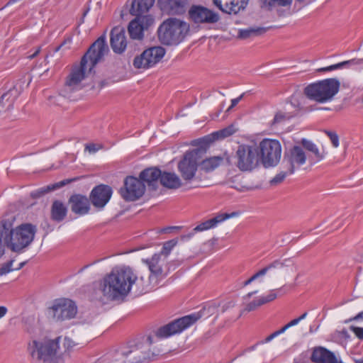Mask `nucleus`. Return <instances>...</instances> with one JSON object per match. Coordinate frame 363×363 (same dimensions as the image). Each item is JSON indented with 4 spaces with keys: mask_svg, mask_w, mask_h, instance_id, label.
I'll list each match as a JSON object with an SVG mask.
<instances>
[{
    "mask_svg": "<svg viewBox=\"0 0 363 363\" xmlns=\"http://www.w3.org/2000/svg\"><path fill=\"white\" fill-rule=\"evenodd\" d=\"M108 51L105 37H99L82 57L80 64L72 68L65 82V90L69 92L75 90L85 78L87 69L91 72Z\"/></svg>",
    "mask_w": 363,
    "mask_h": 363,
    "instance_id": "nucleus-1",
    "label": "nucleus"
},
{
    "mask_svg": "<svg viewBox=\"0 0 363 363\" xmlns=\"http://www.w3.org/2000/svg\"><path fill=\"white\" fill-rule=\"evenodd\" d=\"M155 342L152 335L142 336L129 342L116 351L111 363H145L159 356V350H151Z\"/></svg>",
    "mask_w": 363,
    "mask_h": 363,
    "instance_id": "nucleus-2",
    "label": "nucleus"
},
{
    "mask_svg": "<svg viewBox=\"0 0 363 363\" xmlns=\"http://www.w3.org/2000/svg\"><path fill=\"white\" fill-rule=\"evenodd\" d=\"M135 279L136 274L131 268H116L103 279L101 290L107 298L119 300L130 293Z\"/></svg>",
    "mask_w": 363,
    "mask_h": 363,
    "instance_id": "nucleus-3",
    "label": "nucleus"
},
{
    "mask_svg": "<svg viewBox=\"0 0 363 363\" xmlns=\"http://www.w3.org/2000/svg\"><path fill=\"white\" fill-rule=\"evenodd\" d=\"M14 218L2 219L1 225L8 237L9 242V249L16 253L20 254L33 242L37 228L31 223H22L14 228Z\"/></svg>",
    "mask_w": 363,
    "mask_h": 363,
    "instance_id": "nucleus-4",
    "label": "nucleus"
},
{
    "mask_svg": "<svg viewBox=\"0 0 363 363\" xmlns=\"http://www.w3.org/2000/svg\"><path fill=\"white\" fill-rule=\"evenodd\" d=\"M62 337L55 339L33 340L28 345V352L33 359L43 363H64L60 354V341Z\"/></svg>",
    "mask_w": 363,
    "mask_h": 363,
    "instance_id": "nucleus-5",
    "label": "nucleus"
},
{
    "mask_svg": "<svg viewBox=\"0 0 363 363\" xmlns=\"http://www.w3.org/2000/svg\"><path fill=\"white\" fill-rule=\"evenodd\" d=\"M189 31V25L176 18L164 21L157 29L160 42L166 45H176L185 38Z\"/></svg>",
    "mask_w": 363,
    "mask_h": 363,
    "instance_id": "nucleus-6",
    "label": "nucleus"
},
{
    "mask_svg": "<svg viewBox=\"0 0 363 363\" xmlns=\"http://www.w3.org/2000/svg\"><path fill=\"white\" fill-rule=\"evenodd\" d=\"M340 82L336 78H328L308 84L303 94L308 99L323 104L332 101L338 93Z\"/></svg>",
    "mask_w": 363,
    "mask_h": 363,
    "instance_id": "nucleus-7",
    "label": "nucleus"
},
{
    "mask_svg": "<svg viewBox=\"0 0 363 363\" xmlns=\"http://www.w3.org/2000/svg\"><path fill=\"white\" fill-rule=\"evenodd\" d=\"M206 151V148L201 147L185 152L178 163V170L184 180L189 182L194 179L201 155Z\"/></svg>",
    "mask_w": 363,
    "mask_h": 363,
    "instance_id": "nucleus-8",
    "label": "nucleus"
},
{
    "mask_svg": "<svg viewBox=\"0 0 363 363\" xmlns=\"http://www.w3.org/2000/svg\"><path fill=\"white\" fill-rule=\"evenodd\" d=\"M261 161L264 167L276 166L281 155V146L277 140L264 139L259 145Z\"/></svg>",
    "mask_w": 363,
    "mask_h": 363,
    "instance_id": "nucleus-9",
    "label": "nucleus"
},
{
    "mask_svg": "<svg viewBox=\"0 0 363 363\" xmlns=\"http://www.w3.org/2000/svg\"><path fill=\"white\" fill-rule=\"evenodd\" d=\"M233 162L241 171H252L259 163L258 150L250 145H240L236 151Z\"/></svg>",
    "mask_w": 363,
    "mask_h": 363,
    "instance_id": "nucleus-10",
    "label": "nucleus"
},
{
    "mask_svg": "<svg viewBox=\"0 0 363 363\" xmlns=\"http://www.w3.org/2000/svg\"><path fill=\"white\" fill-rule=\"evenodd\" d=\"M197 319H174L153 330V339H166L183 332L196 323Z\"/></svg>",
    "mask_w": 363,
    "mask_h": 363,
    "instance_id": "nucleus-11",
    "label": "nucleus"
},
{
    "mask_svg": "<svg viewBox=\"0 0 363 363\" xmlns=\"http://www.w3.org/2000/svg\"><path fill=\"white\" fill-rule=\"evenodd\" d=\"M189 19L197 25H211L220 20L218 13L201 5H192L189 10Z\"/></svg>",
    "mask_w": 363,
    "mask_h": 363,
    "instance_id": "nucleus-12",
    "label": "nucleus"
},
{
    "mask_svg": "<svg viewBox=\"0 0 363 363\" xmlns=\"http://www.w3.org/2000/svg\"><path fill=\"white\" fill-rule=\"evenodd\" d=\"M144 183L135 177L128 176L124 180L123 186L120 189L121 197L126 201H134L140 199L145 193Z\"/></svg>",
    "mask_w": 363,
    "mask_h": 363,
    "instance_id": "nucleus-13",
    "label": "nucleus"
},
{
    "mask_svg": "<svg viewBox=\"0 0 363 363\" xmlns=\"http://www.w3.org/2000/svg\"><path fill=\"white\" fill-rule=\"evenodd\" d=\"M143 262L148 267L153 283L156 279L161 282L169 274L167 260L160 254H155L151 258L143 259Z\"/></svg>",
    "mask_w": 363,
    "mask_h": 363,
    "instance_id": "nucleus-14",
    "label": "nucleus"
},
{
    "mask_svg": "<svg viewBox=\"0 0 363 363\" xmlns=\"http://www.w3.org/2000/svg\"><path fill=\"white\" fill-rule=\"evenodd\" d=\"M306 159L303 147L294 145L284 152L281 166L289 168V172H294L296 169L306 163Z\"/></svg>",
    "mask_w": 363,
    "mask_h": 363,
    "instance_id": "nucleus-15",
    "label": "nucleus"
},
{
    "mask_svg": "<svg viewBox=\"0 0 363 363\" xmlns=\"http://www.w3.org/2000/svg\"><path fill=\"white\" fill-rule=\"evenodd\" d=\"M49 309L57 318H74L77 312L75 303L65 298L55 299Z\"/></svg>",
    "mask_w": 363,
    "mask_h": 363,
    "instance_id": "nucleus-16",
    "label": "nucleus"
},
{
    "mask_svg": "<svg viewBox=\"0 0 363 363\" xmlns=\"http://www.w3.org/2000/svg\"><path fill=\"white\" fill-rule=\"evenodd\" d=\"M112 193L111 186L105 184L98 185L92 189L90 201L95 207L102 208L110 200Z\"/></svg>",
    "mask_w": 363,
    "mask_h": 363,
    "instance_id": "nucleus-17",
    "label": "nucleus"
},
{
    "mask_svg": "<svg viewBox=\"0 0 363 363\" xmlns=\"http://www.w3.org/2000/svg\"><path fill=\"white\" fill-rule=\"evenodd\" d=\"M249 0H213V4L222 12L237 14L245 9Z\"/></svg>",
    "mask_w": 363,
    "mask_h": 363,
    "instance_id": "nucleus-18",
    "label": "nucleus"
},
{
    "mask_svg": "<svg viewBox=\"0 0 363 363\" xmlns=\"http://www.w3.org/2000/svg\"><path fill=\"white\" fill-rule=\"evenodd\" d=\"M111 46L114 52H123L127 46L125 30L121 26L114 27L111 31Z\"/></svg>",
    "mask_w": 363,
    "mask_h": 363,
    "instance_id": "nucleus-19",
    "label": "nucleus"
},
{
    "mask_svg": "<svg viewBox=\"0 0 363 363\" xmlns=\"http://www.w3.org/2000/svg\"><path fill=\"white\" fill-rule=\"evenodd\" d=\"M90 199L81 194H74L69 199V204L73 213L79 216L87 214L90 210Z\"/></svg>",
    "mask_w": 363,
    "mask_h": 363,
    "instance_id": "nucleus-20",
    "label": "nucleus"
},
{
    "mask_svg": "<svg viewBox=\"0 0 363 363\" xmlns=\"http://www.w3.org/2000/svg\"><path fill=\"white\" fill-rule=\"evenodd\" d=\"M200 163L201 169L206 172H211L221 164L232 165V158L226 153L220 156H214L203 160Z\"/></svg>",
    "mask_w": 363,
    "mask_h": 363,
    "instance_id": "nucleus-21",
    "label": "nucleus"
},
{
    "mask_svg": "<svg viewBox=\"0 0 363 363\" xmlns=\"http://www.w3.org/2000/svg\"><path fill=\"white\" fill-rule=\"evenodd\" d=\"M293 261L290 259H285L283 260L276 259L262 268V269H266V274L269 273L272 276H276L284 273L289 269H293Z\"/></svg>",
    "mask_w": 363,
    "mask_h": 363,
    "instance_id": "nucleus-22",
    "label": "nucleus"
},
{
    "mask_svg": "<svg viewBox=\"0 0 363 363\" xmlns=\"http://www.w3.org/2000/svg\"><path fill=\"white\" fill-rule=\"evenodd\" d=\"M162 172L157 167L147 168L142 171L140 174V179L152 189L155 190L157 186L158 180H160Z\"/></svg>",
    "mask_w": 363,
    "mask_h": 363,
    "instance_id": "nucleus-23",
    "label": "nucleus"
},
{
    "mask_svg": "<svg viewBox=\"0 0 363 363\" xmlns=\"http://www.w3.org/2000/svg\"><path fill=\"white\" fill-rule=\"evenodd\" d=\"M277 297L274 290H272L268 294L256 298L252 301L247 303L241 313V315H245L246 311L250 312L258 309L260 306L272 302Z\"/></svg>",
    "mask_w": 363,
    "mask_h": 363,
    "instance_id": "nucleus-24",
    "label": "nucleus"
},
{
    "mask_svg": "<svg viewBox=\"0 0 363 363\" xmlns=\"http://www.w3.org/2000/svg\"><path fill=\"white\" fill-rule=\"evenodd\" d=\"M311 360L315 363H340L333 352L323 347H318L313 350Z\"/></svg>",
    "mask_w": 363,
    "mask_h": 363,
    "instance_id": "nucleus-25",
    "label": "nucleus"
},
{
    "mask_svg": "<svg viewBox=\"0 0 363 363\" xmlns=\"http://www.w3.org/2000/svg\"><path fill=\"white\" fill-rule=\"evenodd\" d=\"M236 213H220L218 214L214 218L207 220L199 225H198L196 227L194 228V230L196 232H200L206 230L208 229H211L212 228L216 227L218 223L224 221L225 220L230 218L231 217H233L235 216Z\"/></svg>",
    "mask_w": 363,
    "mask_h": 363,
    "instance_id": "nucleus-26",
    "label": "nucleus"
},
{
    "mask_svg": "<svg viewBox=\"0 0 363 363\" xmlns=\"http://www.w3.org/2000/svg\"><path fill=\"white\" fill-rule=\"evenodd\" d=\"M160 283L156 279L155 282L152 281V276L149 275L147 279L145 280L143 277L139 279L136 276V279L134 281L133 286L135 288V291L138 294H143L151 291L156 288Z\"/></svg>",
    "mask_w": 363,
    "mask_h": 363,
    "instance_id": "nucleus-27",
    "label": "nucleus"
},
{
    "mask_svg": "<svg viewBox=\"0 0 363 363\" xmlns=\"http://www.w3.org/2000/svg\"><path fill=\"white\" fill-rule=\"evenodd\" d=\"M220 311L218 305L216 303H211L204 306L197 313L186 315L181 318H210L211 316L216 318L220 315Z\"/></svg>",
    "mask_w": 363,
    "mask_h": 363,
    "instance_id": "nucleus-28",
    "label": "nucleus"
},
{
    "mask_svg": "<svg viewBox=\"0 0 363 363\" xmlns=\"http://www.w3.org/2000/svg\"><path fill=\"white\" fill-rule=\"evenodd\" d=\"M160 182L164 187L169 189H177L182 185L179 177L173 172H162Z\"/></svg>",
    "mask_w": 363,
    "mask_h": 363,
    "instance_id": "nucleus-29",
    "label": "nucleus"
},
{
    "mask_svg": "<svg viewBox=\"0 0 363 363\" xmlns=\"http://www.w3.org/2000/svg\"><path fill=\"white\" fill-rule=\"evenodd\" d=\"M155 0H133L130 13L133 16H140L148 12L153 6Z\"/></svg>",
    "mask_w": 363,
    "mask_h": 363,
    "instance_id": "nucleus-30",
    "label": "nucleus"
},
{
    "mask_svg": "<svg viewBox=\"0 0 363 363\" xmlns=\"http://www.w3.org/2000/svg\"><path fill=\"white\" fill-rule=\"evenodd\" d=\"M17 98V90L13 88L9 89L0 97V113L11 109Z\"/></svg>",
    "mask_w": 363,
    "mask_h": 363,
    "instance_id": "nucleus-31",
    "label": "nucleus"
},
{
    "mask_svg": "<svg viewBox=\"0 0 363 363\" xmlns=\"http://www.w3.org/2000/svg\"><path fill=\"white\" fill-rule=\"evenodd\" d=\"M301 143L303 150H308L313 155V157L308 156L311 164L319 162L323 159V154L319 151L318 148L313 143L306 139H302Z\"/></svg>",
    "mask_w": 363,
    "mask_h": 363,
    "instance_id": "nucleus-32",
    "label": "nucleus"
},
{
    "mask_svg": "<svg viewBox=\"0 0 363 363\" xmlns=\"http://www.w3.org/2000/svg\"><path fill=\"white\" fill-rule=\"evenodd\" d=\"M67 209L65 204L60 201H53L51 206V218L57 222H60L67 216Z\"/></svg>",
    "mask_w": 363,
    "mask_h": 363,
    "instance_id": "nucleus-33",
    "label": "nucleus"
},
{
    "mask_svg": "<svg viewBox=\"0 0 363 363\" xmlns=\"http://www.w3.org/2000/svg\"><path fill=\"white\" fill-rule=\"evenodd\" d=\"M235 132L233 125H230L225 128H223L219 131L215 132L211 135H207L202 139L205 145H208L216 140L219 138H225L232 135Z\"/></svg>",
    "mask_w": 363,
    "mask_h": 363,
    "instance_id": "nucleus-34",
    "label": "nucleus"
},
{
    "mask_svg": "<svg viewBox=\"0 0 363 363\" xmlns=\"http://www.w3.org/2000/svg\"><path fill=\"white\" fill-rule=\"evenodd\" d=\"M148 60H151L150 67H154L164 57L165 49L161 46L151 47L145 50Z\"/></svg>",
    "mask_w": 363,
    "mask_h": 363,
    "instance_id": "nucleus-35",
    "label": "nucleus"
},
{
    "mask_svg": "<svg viewBox=\"0 0 363 363\" xmlns=\"http://www.w3.org/2000/svg\"><path fill=\"white\" fill-rule=\"evenodd\" d=\"M72 180H63L60 182L55 183L54 184H50V185L40 188V189L31 192L30 196L33 199L40 198L41 196H44L45 194L65 186V184L69 183Z\"/></svg>",
    "mask_w": 363,
    "mask_h": 363,
    "instance_id": "nucleus-36",
    "label": "nucleus"
},
{
    "mask_svg": "<svg viewBox=\"0 0 363 363\" xmlns=\"http://www.w3.org/2000/svg\"><path fill=\"white\" fill-rule=\"evenodd\" d=\"M62 350L60 348V354H62L63 360L65 361V357L69 356L70 353L74 352L79 347V343L73 340L68 336H65L62 340Z\"/></svg>",
    "mask_w": 363,
    "mask_h": 363,
    "instance_id": "nucleus-37",
    "label": "nucleus"
},
{
    "mask_svg": "<svg viewBox=\"0 0 363 363\" xmlns=\"http://www.w3.org/2000/svg\"><path fill=\"white\" fill-rule=\"evenodd\" d=\"M262 9L272 11L275 7L290 6L292 0H259Z\"/></svg>",
    "mask_w": 363,
    "mask_h": 363,
    "instance_id": "nucleus-38",
    "label": "nucleus"
},
{
    "mask_svg": "<svg viewBox=\"0 0 363 363\" xmlns=\"http://www.w3.org/2000/svg\"><path fill=\"white\" fill-rule=\"evenodd\" d=\"M267 28L263 27H250L246 29L239 30L238 38L241 39H247L252 37L258 36L264 34Z\"/></svg>",
    "mask_w": 363,
    "mask_h": 363,
    "instance_id": "nucleus-39",
    "label": "nucleus"
},
{
    "mask_svg": "<svg viewBox=\"0 0 363 363\" xmlns=\"http://www.w3.org/2000/svg\"><path fill=\"white\" fill-rule=\"evenodd\" d=\"M128 33L132 39L141 40L143 38V26L135 19L131 21L128 27Z\"/></svg>",
    "mask_w": 363,
    "mask_h": 363,
    "instance_id": "nucleus-40",
    "label": "nucleus"
},
{
    "mask_svg": "<svg viewBox=\"0 0 363 363\" xmlns=\"http://www.w3.org/2000/svg\"><path fill=\"white\" fill-rule=\"evenodd\" d=\"M151 60H148L145 50L133 60V66L136 69H149L150 68Z\"/></svg>",
    "mask_w": 363,
    "mask_h": 363,
    "instance_id": "nucleus-41",
    "label": "nucleus"
},
{
    "mask_svg": "<svg viewBox=\"0 0 363 363\" xmlns=\"http://www.w3.org/2000/svg\"><path fill=\"white\" fill-rule=\"evenodd\" d=\"M291 118L292 115L289 113L278 111L276 112L274 119L271 121L270 126L272 128H275Z\"/></svg>",
    "mask_w": 363,
    "mask_h": 363,
    "instance_id": "nucleus-42",
    "label": "nucleus"
},
{
    "mask_svg": "<svg viewBox=\"0 0 363 363\" xmlns=\"http://www.w3.org/2000/svg\"><path fill=\"white\" fill-rule=\"evenodd\" d=\"M165 7L169 9L172 12H179L184 5V0H160Z\"/></svg>",
    "mask_w": 363,
    "mask_h": 363,
    "instance_id": "nucleus-43",
    "label": "nucleus"
},
{
    "mask_svg": "<svg viewBox=\"0 0 363 363\" xmlns=\"http://www.w3.org/2000/svg\"><path fill=\"white\" fill-rule=\"evenodd\" d=\"M281 167H282V170L270 180L271 185H272V186L278 185V184H281V182H283L284 180L285 179V178L288 175H291V174H294V172H289V169L286 167H284V166H281Z\"/></svg>",
    "mask_w": 363,
    "mask_h": 363,
    "instance_id": "nucleus-44",
    "label": "nucleus"
},
{
    "mask_svg": "<svg viewBox=\"0 0 363 363\" xmlns=\"http://www.w3.org/2000/svg\"><path fill=\"white\" fill-rule=\"evenodd\" d=\"M22 325L28 333H34L38 328L39 320L23 319L22 321Z\"/></svg>",
    "mask_w": 363,
    "mask_h": 363,
    "instance_id": "nucleus-45",
    "label": "nucleus"
},
{
    "mask_svg": "<svg viewBox=\"0 0 363 363\" xmlns=\"http://www.w3.org/2000/svg\"><path fill=\"white\" fill-rule=\"evenodd\" d=\"M135 18L136 21H138L140 25L143 26V29H147L149 26L153 24L154 18L152 16L149 14H140V16H135Z\"/></svg>",
    "mask_w": 363,
    "mask_h": 363,
    "instance_id": "nucleus-46",
    "label": "nucleus"
},
{
    "mask_svg": "<svg viewBox=\"0 0 363 363\" xmlns=\"http://www.w3.org/2000/svg\"><path fill=\"white\" fill-rule=\"evenodd\" d=\"M300 320L301 319H293L290 323L285 325L280 330H277L274 333H273L272 334H271L270 335L267 336L265 339V342H268L271 341L274 337H275L277 335H279V334L284 333L288 328H289L291 326L296 325Z\"/></svg>",
    "mask_w": 363,
    "mask_h": 363,
    "instance_id": "nucleus-47",
    "label": "nucleus"
},
{
    "mask_svg": "<svg viewBox=\"0 0 363 363\" xmlns=\"http://www.w3.org/2000/svg\"><path fill=\"white\" fill-rule=\"evenodd\" d=\"M177 244V240L175 239L165 242L163 244V247H162L161 252L159 254L161 255L162 257V255H164L166 257L170 253L171 250L173 249V247Z\"/></svg>",
    "mask_w": 363,
    "mask_h": 363,
    "instance_id": "nucleus-48",
    "label": "nucleus"
},
{
    "mask_svg": "<svg viewBox=\"0 0 363 363\" xmlns=\"http://www.w3.org/2000/svg\"><path fill=\"white\" fill-rule=\"evenodd\" d=\"M325 134L329 137L331 140L333 145L335 147H337L339 146V137L335 132L325 130Z\"/></svg>",
    "mask_w": 363,
    "mask_h": 363,
    "instance_id": "nucleus-49",
    "label": "nucleus"
},
{
    "mask_svg": "<svg viewBox=\"0 0 363 363\" xmlns=\"http://www.w3.org/2000/svg\"><path fill=\"white\" fill-rule=\"evenodd\" d=\"M13 262V260L11 259V260L4 263L0 267V276L4 275L14 269L12 268Z\"/></svg>",
    "mask_w": 363,
    "mask_h": 363,
    "instance_id": "nucleus-50",
    "label": "nucleus"
},
{
    "mask_svg": "<svg viewBox=\"0 0 363 363\" xmlns=\"http://www.w3.org/2000/svg\"><path fill=\"white\" fill-rule=\"evenodd\" d=\"M350 329L360 340H363V328L351 325Z\"/></svg>",
    "mask_w": 363,
    "mask_h": 363,
    "instance_id": "nucleus-51",
    "label": "nucleus"
},
{
    "mask_svg": "<svg viewBox=\"0 0 363 363\" xmlns=\"http://www.w3.org/2000/svg\"><path fill=\"white\" fill-rule=\"evenodd\" d=\"M345 65H359L363 63V59H352L345 61Z\"/></svg>",
    "mask_w": 363,
    "mask_h": 363,
    "instance_id": "nucleus-52",
    "label": "nucleus"
},
{
    "mask_svg": "<svg viewBox=\"0 0 363 363\" xmlns=\"http://www.w3.org/2000/svg\"><path fill=\"white\" fill-rule=\"evenodd\" d=\"M242 96H243V94L240 95L238 98L232 99L231 100V105L228 108L227 111H229L231 108H233L234 106H235L239 103V101L242 99Z\"/></svg>",
    "mask_w": 363,
    "mask_h": 363,
    "instance_id": "nucleus-53",
    "label": "nucleus"
},
{
    "mask_svg": "<svg viewBox=\"0 0 363 363\" xmlns=\"http://www.w3.org/2000/svg\"><path fill=\"white\" fill-rule=\"evenodd\" d=\"M345 66V62L344 61V62L329 66V69H330V71H333V70H335L337 69H341V68L344 67Z\"/></svg>",
    "mask_w": 363,
    "mask_h": 363,
    "instance_id": "nucleus-54",
    "label": "nucleus"
},
{
    "mask_svg": "<svg viewBox=\"0 0 363 363\" xmlns=\"http://www.w3.org/2000/svg\"><path fill=\"white\" fill-rule=\"evenodd\" d=\"M85 148L90 152H95L99 150V148H97L96 145L94 143L86 145Z\"/></svg>",
    "mask_w": 363,
    "mask_h": 363,
    "instance_id": "nucleus-55",
    "label": "nucleus"
},
{
    "mask_svg": "<svg viewBox=\"0 0 363 363\" xmlns=\"http://www.w3.org/2000/svg\"><path fill=\"white\" fill-rule=\"evenodd\" d=\"M266 274V269H261L257 272H256L255 274H253V277L255 278V280L257 278L262 277Z\"/></svg>",
    "mask_w": 363,
    "mask_h": 363,
    "instance_id": "nucleus-56",
    "label": "nucleus"
},
{
    "mask_svg": "<svg viewBox=\"0 0 363 363\" xmlns=\"http://www.w3.org/2000/svg\"><path fill=\"white\" fill-rule=\"evenodd\" d=\"M40 47H38L36 48V50L32 55L28 56V58L30 60L35 58L40 53Z\"/></svg>",
    "mask_w": 363,
    "mask_h": 363,
    "instance_id": "nucleus-57",
    "label": "nucleus"
},
{
    "mask_svg": "<svg viewBox=\"0 0 363 363\" xmlns=\"http://www.w3.org/2000/svg\"><path fill=\"white\" fill-rule=\"evenodd\" d=\"M257 292V291H254L249 292L248 294H247L245 296H243V299L245 301L249 300Z\"/></svg>",
    "mask_w": 363,
    "mask_h": 363,
    "instance_id": "nucleus-58",
    "label": "nucleus"
},
{
    "mask_svg": "<svg viewBox=\"0 0 363 363\" xmlns=\"http://www.w3.org/2000/svg\"><path fill=\"white\" fill-rule=\"evenodd\" d=\"M230 186L232 187V188H234V189H237V190H238L240 191H243L245 189V186H240V185L238 186L237 184H235V185L230 184Z\"/></svg>",
    "mask_w": 363,
    "mask_h": 363,
    "instance_id": "nucleus-59",
    "label": "nucleus"
},
{
    "mask_svg": "<svg viewBox=\"0 0 363 363\" xmlns=\"http://www.w3.org/2000/svg\"><path fill=\"white\" fill-rule=\"evenodd\" d=\"M7 308L5 306H0V318H2L6 315Z\"/></svg>",
    "mask_w": 363,
    "mask_h": 363,
    "instance_id": "nucleus-60",
    "label": "nucleus"
},
{
    "mask_svg": "<svg viewBox=\"0 0 363 363\" xmlns=\"http://www.w3.org/2000/svg\"><path fill=\"white\" fill-rule=\"evenodd\" d=\"M174 228H175V227L165 228H163V229L161 230V233H169L170 230H172Z\"/></svg>",
    "mask_w": 363,
    "mask_h": 363,
    "instance_id": "nucleus-61",
    "label": "nucleus"
},
{
    "mask_svg": "<svg viewBox=\"0 0 363 363\" xmlns=\"http://www.w3.org/2000/svg\"><path fill=\"white\" fill-rule=\"evenodd\" d=\"M329 71H330L329 66L326 67H322V68L318 69V72H329Z\"/></svg>",
    "mask_w": 363,
    "mask_h": 363,
    "instance_id": "nucleus-62",
    "label": "nucleus"
},
{
    "mask_svg": "<svg viewBox=\"0 0 363 363\" xmlns=\"http://www.w3.org/2000/svg\"><path fill=\"white\" fill-rule=\"evenodd\" d=\"M249 284H250V280H249V279H248L247 280H246V281H245L243 282V284H242V286H247V285H249Z\"/></svg>",
    "mask_w": 363,
    "mask_h": 363,
    "instance_id": "nucleus-63",
    "label": "nucleus"
},
{
    "mask_svg": "<svg viewBox=\"0 0 363 363\" xmlns=\"http://www.w3.org/2000/svg\"><path fill=\"white\" fill-rule=\"evenodd\" d=\"M354 318H363V311L357 314Z\"/></svg>",
    "mask_w": 363,
    "mask_h": 363,
    "instance_id": "nucleus-64",
    "label": "nucleus"
}]
</instances>
